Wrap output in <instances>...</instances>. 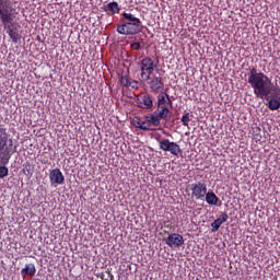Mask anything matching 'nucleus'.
<instances>
[{
    "instance_id": "obj_1",
    "label": "nucleus",
    "mask_w": 280,
    "mask_h": 280,
    "mask_svg": "<svg viewBox=\"0 0 280 280\" xmlns=\"http://www.w3.org/2000/svg\"><path fill=\"white\" fill-rule=\"evenodd\" d=\"M14 12L16 10L12 7L11 0H0V21L9 38L16 45L23 38V31L19 26L12 25L14 23Z\"/></svg>"
},
{
    "instance_id": "obj_2",
    "label": "nucleus",
    "mask_w": 280,
    "mask_h": 280,
    "mask_svg": "<svg viewBox=\"0 0 280 280\" xmlns=\"http://www.w3.org/2000/svg\"><path fill=\"white\" fill-rule=\"evenodd\" d=\"M247 82L254 90L256 97H260V100L268 97L272 92V88H270L272 86V80L255 67L249 69Z\"/></svg>"
},
{
    "instance_id": "obj_3",
    "label": "nucleus",
    "mask_w": 280,
    "mask_h": 280,
    "mask_svg": "<svg viewBox=\"0 0 280 280\" xmlns=\"http://www.w3.org/2000/svg\"><path fill=\"white\" fill-rule=\"evenodd\" d=\"M122 19H125V23L117 26L116 32L118 34H122L124 36H135L143 31V24L141 20L132 13H122Z\"/></svg>"
},
{
    "instance_id": "obj_4",
    "label": "nucleus",
    "mask_w": 280,
    "mask_h": 280,
    "mask_svg": "<svg viewBox=\"0 0 280 280\" xmlns=\"http://www.w3.org/2000/svg\"><path fill=\"white\" fill-rule=\"evenodd\" d=\"M0 152H2V165H8V163H10V159H12V154L16 152V145H14V140L10 138V133H8V128H5V126L3 125H0Z\"/></svg>"
},
{
    "instance_id": "obj_5",
    "label": "nucleus",
    "mask_w": 280,
    "mask_h": 280,
    "mask_svg": "<svg viewBox=\"0 0 280 280\" xmlns=\"http://www.w3.org/2000/svg\"><path fill=\"white\" fill-rule=\"evenodd\" d=\"M173 103L170 98V94L162 93L158 95L156 109L153 114L158 116V118L163 119L164 121H170L172 119V108Z\"/></svg>"
},
{
    "instance_id": "obj_6",
    "label": "nucleus",
    "mask_w": 280,
    "mask_h": 280,
    "mask_svg": "<svg viewBox=\"0 0 280 280\" xmlns=\"http://www.w3.org/2000/svg\"><path fill=\"white\" fill-rule=\"evenodd\" d=\"M160 150L163 152H170L173 156H180L183 154V149L180 144H177L174 141H170L167 138H162L159 140Z\"/></svg>"
},
{
    "instance_id": "obj_7",
    "label": "nucleus",
    "mask_w": 280,
    "mask_h": 280,
    "mask_svg": "<svg viewBox=\"0 0 280 280\" xmlns=\"http://www.w3.org/2000/svg\"><path fill=\"white\" fill-rule=\"evenodd\" d=\"M141 78L144 82L150 80V75L154 73V60L150 57H144L140 62Z\"/></svg>"
},
{
    "instance_id": "obj_8",
    "label": "nucleus",
    "mask_w": 280,
    "mask_h": 280,
    "mask_svg": "<svg viewBox=\"0 0 280 280\" xmlns=\"http://www.w3.org/2000/svg\"><path fill=\"white\" fill-rule=\"evenodd\" d=\"M205 196H207V184L202 182L191 184V198H195V200H205Z\"/></svg>"
},
{
    "instance_id": "obj_9",
    "label": "nucleus",
    "mask_w": 280,
    "mask_h": 280,
    "mask_svg": "<svg viewBox=\"0 0 280 280\" xmlns=\"http://www.w3.org/2000/svg\"><path fill=\"white\" fill-rule=\"evenodd\" d=\"M136 104L138 108H142L143 110H151L154 107V100L150 94H141L137 97Z\"/></svg>"
},
{
    "instance_id": "obj_10",
    "label": "nucleus",
    "mask_w": 280,
    "mask_h": 280,
    "mask_svg": "<svg viewBox=\"0 0 280 280\" xmlns=\"http://www.w3.org/2000/svg\"><path fill=\"white\" fill-rule=\"evenodd\" d=\"M149 86L153 93H167L165 92V83L161 77L153 75L149 79Z\"/></svg>"
},
{
    "instance_id": "obj_11",
    "label": "nucleus",
    "mask_w": 280,
    "mask_h": 280,
    "mask_svg": "<svg viewBox=\"0 0 280 280\" xmlns=\"http://www.w3.org/2000/svg\"><path fill=\"white\" fill-rule=\"evenodd\" d=\"M165 244L168 245L170 248H180V246L185 244V238L178 233H172L165 238Z\"/></svg>"
},
{
    "instance_id": "obj_12",
    "label": "nucleus",
    "mask_w": 280,
    "mask_h": 280,
    "mask_svg": "<svg viewBox=\"0 0 280 280\" xmlns=\"http://www.w3.org/2000/svg\"><path fill=\"white\" fill-rule=\"evenodd\" d=\"M49 180L51 185H62L65 183V175L60 168L50 171Z\"/></svg>"
},
{
    "instance_id": "obj_13",
    "label": "nucleus",
    "mask_w": 280,
    "mask_h": 280,
    "mask_svg": "<svg viewBox=\"0 0 280 280\" xmlns=\"http://www.w3.org/2000/svg\"><path fill=\"white\" fill-rule=\"evenodd\" d=\"M268 108L270 110H279L280 108V89H276L272 98L269 101Z\"/></svg>"
},
{
    "instance_id": "obj_14",
    "label": "nucleus",
    "mask_w": 280,
    "mask_h": 280,
    "mask_svg": "<svg viewBox=\"0 0 280 280\" xmlns=\"http://www.w3.org/2000/svg\"><path fill=\"white\" fill-rule=\"evenodd\" d=\"M144 119H147L149 126L152 128H156L159 126H161V118H159V116H156V114H148L144 116Z\"/></svg>"
},
{
    "instance_id": "obj_15",
    "label": "nucleus",
    "mask_w": 280,
    "mask_h": 280,
    "mask_svg": "<svg viewBox=\"0 0 280 280\" xmlns=\"http://www.w3.org/2000/svg\"><path fill=\"white\" fill-rule=\"evenodd\" d=\"M103 10L104 12H109L112 16L113 14H119V3L117 1L109 2L103 8Z\"/></svg>"
},
{
    "instance_id": "obj_16",
    "label": "nucleus",
    "mask_w": 280,
    "mask_h": 280,
    "mask_svg": "<svg viewBox=\"0 0 280 280\" xmlns=\"http://www.w3.org/2000/svg\"><path fill=\"white\" fill-rule=\"evenodd\" d=\"M205 198L207 205L218 207V202H220V198L213 191H207Z\"/></svg>"
},
{
    "instance_id": "obj_17",
    "label": "nucleus",
    "mask_w": 280,
    "mask_h": 280,
    "mask_svg": "<svg viewBox=\"0 0 280 280\" xmlns=\"http://www.w3.org/2000/svg\"><path fill=\"white\" fill-rule=\"evenodd\" d=\"M22 277H34L36 275V265L28 264L21 270Z\"/></svg>"
},
{
    "instance_id": "obj_18",
    "label": "nucleus",
    "mask_w": 280,
    "mask_h": 280,
    "mask_svg": "<svg viewBox=\"0 0 280 280\" xmlns=\"http://www.w3.org/2000/svg\"><path fill=\"white\" fill-rule=\"evenodd\" d=\"M136 128H138L139 130H154V128H152L150 126V122L147 121V119L144 118V120H138L136 121Z\"/></svg>"
},
{
    "instance_id": "obj_19",
    "label": "nucleus",
    "mask_w": 280,
    "mask_h": 280,
    "mask_svg": "<svg viewBox=\"0 0 280 280\" xmlns=\"http://www.w3.org/2000/svg\"><path fill=\"white\" fill-rule=\"evenodd\" d=\"M191 115L189 113H185L183 116H182V124L183 126H189V121H191Z\"/></svg>"
},
{
    "instance_id": "obj_20",
    "label": "nucleus",
    "mask_w": 280,
    "mask_h": 280,
    "mask_svg": "<svg viewBox=\"0 0 280 280\" xmlns=\"http://www.w3.org/2000/svg\"><path fill=\"white\" fill-rule=\"evenodd\" d=\"M222 226V223H220L218 221V219H215L212 223H211V228H212V233H215L218 231H220V228Z\"/></svg>"
},
{
    "instance_id": "obj_21",
    "label": "nucleus",
    "mask_w": 280,
    "mask_h": 280,
    "mask_svg": "<svg viewBox=\"0 0 280 280\" xmlns=\"http://www.w3.org/2000/svg\"><path fill=\"white\" fill-rule=\"evenodd\" d=\"M120 84L122 86H130V79H128V77L121 75L120 77Z\"/></svg>"
},
{
    "instance_id": "obj_22",
    "label": "nucleus",
    "mask_w": 280,
    "mask_h": 280,
    "mask_svg": "<svg viewBox=\"0 0 280 280\" xmlns=\"http://www.w3.org/2000/svg\"><path fill=\"white\" fill-rule=\"evenodd\" d=\"M229 220V214L226 212H223L218 219L217 221H219L221 224H224V222H226Z\"/></svg>"
},
{
    "instance_id": "obj_23",
    "label": "nucleus",
    "mask_w": 280,
    "mask_h": 280,
    "mask_svg": "<svg viewBox=\"0 0 280 280\" xmlns=\"http://www.w3.org/2000/svg\"><path fill=\"white\" fill-rule=\"evenodd\" d=\"M9 170L7 166H0V178H5L8 176Z\"/></svg>"
},
{
    "instance_id": "obj_24",
    "label": "nucleus",
    "mask_w": 280,
    "mask_h": 280,
    "mask_svg": "<svg viewBox=\"0 0 280 280\" xmlns=\"http://www.w3.org/2000/svg\"><path fill=\"white\" fill-rule=\"evenodd\" d=\"M130 47H131V49L139 51V49H141V44L139 42H133V43H131Z\"/></svg>"
},
{
    "instance_id": "obj_25",
    "label": "nucleus",
    "mask_w": 280,
    "mask_h": 280,
    "mask_svg": "<svg viewBox=\"0 0 280 280\" xmlns=\"http://www.w3.org/2000/svg\"><path fill=\"white\" fill-rule=\"evenodd\" d=\"M23 173L25 174V176H32V166H26L24 170H23Z\"/></svg>"
}]
</instances>
